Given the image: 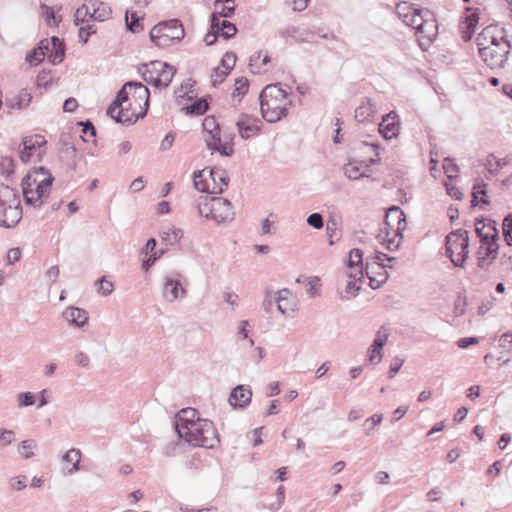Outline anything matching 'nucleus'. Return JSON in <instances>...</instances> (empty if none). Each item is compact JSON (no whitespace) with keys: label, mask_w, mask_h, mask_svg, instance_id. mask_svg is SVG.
Instances as JSON below:
<instances>
[{"label":"nucleus","mask_w":512,"mask_h":512,"mask_svg":"<svg viewBox=\"0 0 512 512\" xmlns=\"http://www.w3.org/2000/svg\"><path fill=\"white\" fill-rule=\"evenodd\" d=\"M149 89L140 82L130 81L119 90L107 114L117 123L131 125L143 118L149 107Z\"/></svg>","instance_id":"f257e3e1"},{"label":"nucleus","mask_w":512,"mask_h":512,"mask_svg":"<svg viewBox=\"0 0 512 512\" xmlns=\"http://www.w3.org/2000/svg\"><path fill=\"white\" fill-rule=\"evenodd\" d=\"M54 177L44 167L34 168L22 180L25 203L35 208L41 207L48 198Z\"/></svg>","instance_id":"f03ea898"},{"label":"nucleus","mask_w":512,"mask_h":512,"mask_svg":"<svg viewBox=\"0 0 512 512\" xmlns=\"http://www.w3.org/2000/svg\"><path fill=\"white\" fill-rule=\"evenodd\" d=\"M262 117L270 123H275L285 117L291 101L287 92L278 84L267 85L259 95Z\"/></svg>","instance_id":"7ed1b4c3"},{"label":"nucleus","mask_w":512,"mask_h":512,"mask_svg":"<svg viewBox=\"0 0 512 512\" xmlns=\"http://www.w3.org/2000/svg\"><path fill=\"white\" fill-rule=\"evenodd\" d=\"M183 427L185 429L177 434L178 438L192 446L213 449L220 442L218 432L209 419H199L197 423Z\"/></svg>","instance_id":"20e7f679"},{"label":"nucleus","mask_w":512,"mask_h":512,"mask_svg":"<svg viewBox=\"0 0 512 512\" xmlns=\"http://www.w3.org/2000/svg\"><path fill=\"white\" fill-rule=\"evenodd\" d=\"M199 215L214 220L217 224L229 223L235 212L231 202L222 197L202 195L196 200Z\"/></svg>","instance_id":"39448f33"},{"label":"nucleus","mask_w":512,"mask_h":512,"mask_svg":"<svg viewBox=\"0 0 512 512\" xmlns=\"http://www.w3.org/2000/svg\"><path fill=\"white\" fill-rule=\"evenodd\" d=\"M22 218L21 202L16 191L5 184H0V226L14 227Z\"/></svg>","instance_id":"423d86ee"},{"label":"nucleus","mask_w":512,"mask_h":512,"mask_svg":"<svg viewBox=\"0 0 512 512\" xmlns=\"http://www.w3.org/2000/svg\"><path fill=\"white\" fill-rule=\"evenodd\" d=\"M229 178L221 168H205L194 172V187L207 194H220L228 185Z\"/></svg>","instance_id":"0eeeda50"},{"label":"nucleus","mask_w":512,"mask_h":512,"mask_svg":"<svg viewBox=\"0 0 512 512\" xmlns=\"http://www.w3.org/2000/svg\"><path fill=\"white\" fill-rule=\"evenodd\" d=\"M185 36L184 27L179 19H170L156 24L150 31V40L159 48H166Z\"/></svg>","instance_id":"6e6552de"},{"label":"nucleus","mask_w":512,"mask_h":512,"mask_svg":"<svg viewBox=\"0 0 512 512\" xmlns=\"http://www.w3.org/2000/svg\"><path fill=\"white\" fill-rule=\"evenodd\" d=\"M138 70L146 83L163 89L170 85L176 73L175 67L159 60L151 61L149 64H142Z\"/></svg>","instance_id":"1a4fd4ad"},{"label":"nucleus","mask_w":512,"mask_h":512,"mask_svg":"<svg viewBox=\"0 0 512 512\" xmlns=\"http://www.w3.org/2000/svg\"><path fill=\"white\" fill-rule=\"evenodd\" d=\"M469 236L468 231L458 229L450 232L446 237V254L455 266L462 267L468 257Z\"/></svg>","instance_id":"9d476101"},{"label":"nucleus","mask_w":512,"mask_h":512,"mask_svg":"<svg viewBox=\"0 0 512 512\" xmlns=\"http://www.w3.org/2000/svg\"><path fill=\"white\" fill-rule=\"evenodd\" d=\"M511 50L510 42L505 38L490 47H481L480 57L491 69H503L506 66Z\"/></svg>","instance_id":"9b49d317"},{"label":"nucleus","mask_w":512,"mask_h":512,"mask_svg":"<svg viewBox=\"0 0 512 512\" xmlns=\"http://www.w3.org/2000/svg\"><path fill=\"white\" fill-rule=\"evenodd\" d=\"M183 276L178 272H171L163 277L162 295L169 302L186 296V289L182 285Z\"/></svg>","instance_id":"f8f14e48"},{"label":"nucleus","mask_w":512,"mask_h":512,"mask_svg":"<svg viewBox=\"0 0 512 512\" xmlns=\"http://www.w3.org/2000/svg\"><path fill=\"white\" fill-rule=\"evenodd\" d=\"M390 218H395L398 222V227L394 231L395 236L393 238L387 239V240L385 237H382L381 234H379L378 237L381 239L382 243L385 244V246L388 250L394 251L399 248L400 243H401L402 234H401L400 225L402 222H405V214L397 206H393V207L389 208L387 211V214H386V222H385L384 230H387V226H389L388 220ZM385 232H386V236H388V232L387 231H385Z\"/></svg>","instance_id":"ddd939ff"},{"label":"nucleus","mask_w":512,"mask_h":512,"mask_svg":"<svg viewBox=\"0 0 512 512\" xmlns=\"http://www.w3.org/2000/svg\"><path fill=\"white\" fill-rule=\"evenodd\" d=\"M46 140L42 135L27 136L22 140L23 148L20 150L22 162H29L34 158L38 160L42 157L41 148L45 146Z\"/></svg>","instance_id":"4468645a"},{"label":"nucleus","mask_w":512,"mask_h":512,"mask_svg":"<svg viewBox=\"0 0 512 512\" xmlns=\"http://www.w3.org/2000/svg\"><path fill=\"white\" fill-rule=\"evenodd\" d=\"M276 310L279 312L281 317H296L298 300L289 289L284 288L277 292Z\"/></svg>","instance_id":"2eb2a0df"},{"label":"nucleus","mask_w":512,"mask_h":512,"mask_svg":"<svg viewBox=\"0 0 512 512\" xmlns=\"http://www.w3.org/2000/svg\"><path fill=\"white\" fill-rule=\"evenodd\" d=\"M390 330L385 326H381L376 333L373 343L367 351V361L371 365H377L383 358V347L388 341Z\"/></svg>","instance_id":"dca6fc26"},{"label":"nucleus","mask_w":512,"mask_h":512,"mask_svg":"<svg viewBox=\"0 0 512 512\" xmlns=\"http://www.w3.org/2000/svg\"><path fill=\"white\" fill-rule=\"evenodd\" d=\"M364 274L369 279V285L372 289L379 288L388 279L386 265L380 262H371L369 258L366 260Z\"/></svg>","instance_id":"f3484780"},{"label":"nucleus","mask_w":512,"mask_h":512,"mask_svg":"<svg viewBox=\"0 0 512 512\" xmlns=\"http://www.w3.org/2000/svg\"><path fill=\"white\" fill-rule=\"evenodd\" d=\"M488 228L492 231V238L489 239L488 243L481 244L478 254L480 255L478 258V266L484 268L488 265L487 260H494L497 257L498 250V232L494 226L489 225Z\"/></svg>","instance_id":"a211bd4d"},{"label":"nucleus","mask_w":512,"mask_h":512,"mask_svg":"<svg viewBox=\"0 0 512 512\" xmlns=\"http://www.w3.org/2000/svg\"><path fill=\"white\" fill-rule=\"evenodd\" d=\"M252 390L248 385H237L229 395L228 402L234 409H245L252 399Z\"/></svg>","instance_id":"6ab92c4d"},{"label":"nucleus","mask_w":512,"mask_h":512,"mask_svg":"<svg viewBox=\"0 0 512 512\" xmlns=\"http://www.w3.org/2000/svg\"><path fill=\"white\" fill-rule=\"evenodd\" d=\"M426 19L422 20V26L417 32L420 46L429 45L437 35L438 25L432 12H426Z\"/></svg>","instance_id":"aec40b11"},{"label":"nucleus","mask_w":512,"mask_h":512,"mask_svg":"<svg viewBox=\"0 0 512 512\" xmlns=\"http://www.w3.org/2000/svg\"><path fill=\"white\" fill-rule=\"evenodd\" d=\"M260 120L242 113L236 121L238 132L243 139H248L260 131Z\"/></svg>","instance_id":"412c9836"},{"label":"nucleus","mask_w":512,"mask_h":512,"mask_svg":"<svg viewBox=\"0 0 512 512\" xmlns=\"http://www.w3.org/2000/svg\"><path fill=\"white\" fill-rule=\"evenodd\" d=\"M379 132L387 140L397 137L400 132V122L396 112L391 111L382 118L379 124Z\"/></svg>","instance_id":"4be33fe9"},{"label":"nucleus","mask_w":512,"mask_h":512,"mask_svg":"<svg viewBox=\"0 0 512 512\" xmlns=\"http://www.w3.org/2000/svg\"><path fill=\"white\" fill-rule=\"evenodd\" d=\"M348 270V278L363 279L365 267L362 250L354 248L349 252Z\"/></svg>","instance_id":"5701e85b"},{"label":"nucleus","mask_w":512,"mask_h":512,"mask_svg":"<svg viewBox=\"0 0 512 512\" xmlns=\"http://www.w3.org/2000/svg\"><path fill=\"white\" fill-rule=\"evenodd\" d=\"M503 29H498L496 26H487L477 35L476 41L479 47H490L494 45V43L502 40L504 37Z\"/></svg>","instance_id":"b1692460"},{"label":"nucleus","mask_w":512,"mask_h":512,"mask_svg":"<svg viewBox=\"0 0 512 512\" xmlns=\"http://www.w3.org/2000/svg\"><path fill=\"white\" fill-rule=\"evenodd\" d=\"M201 419L198 417V412L194 408H183L181 409L175 417V431L177 434H180L185 428L183 426H190L193 423H197L198 420Z\"/></svg>","instance_id":"393cba45"},{"label":"nucleus","mask_w":512,"mask_h":512,"mask_svg":"<svg viewBox=\"0 0 512 512\" xmlns=\"http://www.w3.org/2000/svg\"><path fill=\"white\" fill-rule=\"evenodd\" d=\"M32 100V95L27 89H21L18 94L6 98L5 105L11 109L22 110L29 106Z\"/></svg>","instance_id":"a878e982"},{"label":"nucleus","mask_w":512,"mask_h":512,"mask_svg":"<svg viewBox=\"0 0 512 512\" xmlns=\"http://www.w3.org/2000/svg\"><path fill=\"white\" fill-rule=\"evenodd\" d=\"M88 3L92 7V18L94 21H105L110 18L112 10L110 6L100 0H88Z\"/></svg>","instance_id":"bb28decb"},{"label":"nucleus","mask_w":512,"mask_h":512,"mask_svg":"<svg viewBox=\"0 0 512 512\" xmlns=\"http://www.w3.org/2000/svg\"><path fill=\"white\" fill-rule=\"evenodd\" d=\"M467 14L464 17V20L461 23L460 28L462 29V39L464 41H468L471 39L475 27L479 21L478 14L476 12H472L471 9H467Z\"/></svg>","instance_id":"cd10ccee"},{"label":"nucleus","mask_w":512,"mask_h":512,"mask_svg":"<svg viewBox=\"0 0 512 512\" xmlns=\"http://www.w3.org/2000/svg\"><path fill=\"white\" fill-rule=\"evenodd\" d=\"M50 42V49L48 50L47 57L53 64H59L63 61L65 56V49L63 42L57 38L52 37Z\"/></svg>","instance_id":"c85d7f7f"},{"label":"nucleus","mask_w":512,"mask_h":512,"mask_svg":"<svg viewBox=\"0 0 512 512\" xmlns=\"http://www.w3.org/2000/svg\"><path fill=\"white\" fill-rule=\"evenodd\" d=\"M50 49L49 40H42L37 48L32 49L26 56V61L31 65H37L46 57Z\"/></svg>","instance_id":"c756f323"},{"label":"nucleus","mask_w":512,"mask_h":512,"mask_svg":"<svg viewBox=\"0 0 512 512\" xmlns=\"http://www.w3.org/2000/svg\"><path fill=\"white\" fill-rule=\"evenodd\" d=\"M376 113V105L371 99H365L355 110V119L358 122L368 121Z\"/></svg>","instance_id":"7c9ffc66"},{"label":"nucleus","mask_w":512,"mask_h":512,"mask_svg":"<svg viewBox=\"0 0 512 512\" xmlns=\"http://www.w3.org/2000/svg\"><path fill=\"white\" fill-rule=\"evenodd\" d=\"M68 330L65 333L76 339L85 338L84 334L93 335V331L90 329L89 322H68Z\"/></svg>","instance_id":"2f4dec72"},{"label":"nucleus","mask_w":512,"mask_h":512,"mask_svg":"<svg viewBox=\"0 0 512 512\" xmlns=\"http://www.w3.org/2000/svg\"><path fill=\"white\" fill-rule=\"evenodd\" d=\"M214 7L219 16L230 18L235 12V0H215Z\"/></svg>","instance_id":"473e14b6"},{"label":"nucleus","mask_w":512,"mask_h":512,"mask_svg":"<svg viewBox=\"0 0 512 512\" xmlns=\"http://www.w3.org/2000/svg\"><path fill=\"white\" fill-rule=\"evenodd\" d=\"M160 237L166 245H174L183 237V231L174 226H169L161 231Z\"/></svg>","instance_id":"72a5a7b5"},{"label":"nucleus","mask_w":512,"mask_h":512,"mask_svg":"<svg viewBox=\"0 0 512 512\" xmlns=\"http://www.w3.org/2000/svg\"><path fill=\"white\" fill-rule=\"evenodd\" d=\"M344 173L349 179L358 180L362 177H370L371 171L369 169L361 171L360 165L356 162H349L344 167Z\"/></svg>","instance_id":"f704fd0d"},{"label":"nucleus","mask_w":512,"mask_h":512,"mask_svg":"<svg viewBox=\"0 0 512 512\" xmlns=\"http://www.w3.org/2000/svg\"><path fill=\"white\" fill-rule=\"evenodd\" d=\"M362 280L363 279L349 278V280L346 282L344 290L340 292L341 297L349 299L356 296L361 289Z\"/></svg>","instance_id":"c9c22d12"},{"label":"nucleus","mask_w":512,"mask_h":512,"mask_svg":"<svg viewBox=\"0 0 512 512\" xmlns=\"http://www.w3.org/2000/svg\"><path fill=\"white\" fill-rule=\"evenodd\" d=\"M63 461L72 463V468L69 469V473H74L80 469L79 463L81 460V451L76 448L68 450L62 457Z\"/></svg>","instance_id":"e433bc0d"},{"label":"nucleus","mask_w":512,"mask_h":512,"mask_svg":"<svg viewBox=\"0 0 512 512\" xmlns=\"http://www.w3.org/2000/svg\"><path fill=\"white\" fill-rule=\"evenodd\" d=\"M38 445L35 440L27 439L22 441L18 446V452L24 459H30L35 455Z\"/></svg>","instance_id":"4c0bfd02"},{"label":"nucleus","mask_w":512,"mask_h":512,"mask_svg":"<svg viewBox=\"0 0 512 512\" xmlns=\"http://www.w3.org/2000/svg\"><path fill=\"white\" fill-rule=\"evenodd\" d=\"M489 225L494 226V223L485 225L481 220L475 223V232L480 238L481 244L488 243L489 239L492 238V231L488 228Z\"/></svg>","instance_id":"58836bf2"},{"label":"nucleus","mask_w":512,"mask_h":512,"mask_svg":"<svg viewBox=\"0 0 512 512\" xmlns=\"http://www.w3.org/2000/svg\"><path fill=\"white\" fill-rule=\"evenodd\" d=\"M65 320H88V313L80 308L70 307L63 313Z\"/></svg>","instance_id":"ea45409f"},{"label":"nucleus","mask_w":512,"mask_h":512,"mask_svg":"<svg viewBox=\"0 0 512 512\" xmlns=\"http://www.w3.org/2000/svg\"><path fill=\"white\" fill-rule=\"evenodd\" d=\"M187 114L202 115L208 110V103L204 99L194 101L185 108Z\"/></svg>","instance_id":"a19ab883"},{"label":"nucleus","mask_w":512,"mask_h":512,"mask_svg":"<svg viewBox=\"0 0 512 512\" xmlns=\"http://www.w3.org/2000/svg\"><path fill=\"white\" fill-rule=\"evenodd\" d=\"M382 420H383L382 414H374L371 417L367 418L363 423V426L365 427V434L367 436H370L372 434V431L374 430V428L377 425H379L382 422Z\"/></svg>","instance_id":"79ce46f5"},{"label":"nucleus","mask_w":512,"mask_h":512,"mask_svg":"<svg viewBox=\"0 0 512 512\" xmlns=\"http://www.w3.org/2000/svg\"><path fill=\"white\" fill-rule=\"evenodd\" d=\"M220 33L224 39H230L237 33V28L230 21L222 20Z\"/></svg>","instance_id":"37998d69"},{"label":"nucleus","mask_w":512,"mask_h":512,"mask_svg":"<svg viewBox=\"0 0 512 512\" xmlns=\"http://www.w3.org/2000/svg\"><path fill=\"white\" fill-rule=\"evenodd\" d=\"M209 149L217 151L223 156H231L234 152L233 145L230 142H216L212 147H209Z\"/></svg>","instance_id":"c03bdc74"},{"label":"nucleus","mask_w":512,"mask_h":512,"mask_svg":"<svg viewBox=\"0 0 512 512\" xmlns=\"http://www.w3.org/2000/svg\"><path fill=\"white\" fill-rule=\"evenodd\" d=\"M277 292L267 291L263 300V308L266 312L273 314V309H276Z\"/></svg>","instance_id":"a18cd8bd"},{"label":"nucleus","mask_w":512,"mask_h":512,"mask_svg":"<svg viewBox=\"0 0 512 512\" xmlns=\"http://www.w3.org/2000/svg\"><path fill=\"white\" fill-rule=\"evenodd\" d=\"M503 235L509 246H512V215L509 214L503 221Z\"/></svg>","instance_id":"49530a36"},{"label":"nucleus","mask_w":512,"mask_h":512,"mask_svg":"<svg viewBox=\"0 0 512 512\" xmlns=\"http://www.w3.org/2000/svg\"><path fill=\"white\" fill-rule=\"evenodd\" d=\"M426 12H431L428 9H417L416 12L413 15V19L411 22V26L413 29L416 30V33L419 31V29L422 26V20L426 19Z\"/></svg>","instance_id":"de8ad7c7"},{"label":"nucleus","mask_w":512,"mask_h":512,"mask_svg":"<svg viewBox=\"0 0 512 512\" xmlns=\"http://www.w3.org/2000/svg\"><path fill=\"white\" fill-rule=\"evenodd\" d=\"M236 63V55L233 52H226L221 60L220 67L229 73Z\"/></svg>","instance_id":"09e8293b"},{"label":"nucleus","mask_w":512,"mask_h":512,"mask_svg":"<svg viewBox=\"0 0 512 512\" xmlns=\"http://www.w3.org/2000/svg\"><path fill=\"white\" fill-rule=\"evenodd\" d=\"M94 33H96L94 24L88 23L85 26H80L79 33H78L80 42H82L83 44L87 43L89 37Z\"/></svg>","instance_id":"8fccbe9b"},{"label":"nucleus","mask_w":512,"mask_h":512,"mask_svg":"<svg viewBox=\"0 0 512 512\" xmlns=\"http://www.w3.org/2000/svg\"><path fill=\"white\" fill-rule=\"evenodd\" d=\"M99 288L98 292L103 296L110 295L114 290V285L111 281L107 280L104 276L97 281Z\"/></svg>","instance_id":"3c124183"},{"label":"nucleus","mask_w":512,"mask_h":512,"mask_svg":"<svg viewBox=\"0 0 512 512\" xmlns=\"http://www.w3.org/2000/svg\"><path fill=\"white\" fill-rule=\"evenodd\" d=\"M17 399L19 407L31 406L36 401L35 395L32 392H22L18 394Z\"/></svg>","instance_id":"603ef678"},{"label":"nucleus","mask_w":512,"mask_h":512,"mask_svg":"<svg viewBox=\"0 0 512 512\" xmlns=\"http://www.w3.org/2000/svg\"><path fill=\"white\" fill-rule=\"evenodd\" d=\"M249 88L248 80L245 78H238L235 82V89L233 96H243L247 93Z\"/></svg>","instance_id":"864d4df0"},{"label":"nucleus","mask_w":512,"mask_h":512,"mask_svg":"<svg viewBox=\"0 0 512 512\" xmlns=\"http://www.w3.org/2000/svg\"><path fill=\"white\" fill-rule=\"evenodd\" d=\"M414 9H415V7H413L412 4H410L406 1H403L396 5L395 11H396V14L398 15V17L400 19H402V18H407V14H409Z\"/></svg>","instance_id":"5fc2aeb1"},{"label":"nucleus","mask_w":512,"mask_h":512,"mask_svg":"<svg viewBox=\"0 0 512 512\" xmlns=\"http://www.w3.org/2000/svg\"><path fill=\"white\" fill-rule=\"evenodd\" d=\"M15 441V432L8 429H0V446H8Z\"/></svg>","instance_id":"6e6d98bb"},{"label":"nucleus","mask_w":512,"mask_h":512,"mask_svg":"<svg viewBox=\"0 0 512 512\" xmlns=\"http://www.w3.org/2000/svg\"><path fill=\"white\" fill-rule=\"evenodd\" d=\"M229 73L223 70L220 66L216 67L211 74V81L213 86L221 84Z\"/></svg>","instance_id":"4d7b16f0"},{"label":"nucleus","mask_w":512,"mask_h":512,"mask_svg":"<svg viewBox=\"0 0 512 512\" xmlns=\"http://www.w3.org/2000/svg\"><path fill=\"white\" fill-rule=\"evenodd\" d=\"M443 169L450 179L456 177L459 170L458 166L449 158L444 159Z\"/></svg>","instance_id":"13d9d810"},{"label":"nucleus","mask_w":512,"mask_h":512,"mask_svg":"<svg viewBox=\"0 0 512 512\" xmlns=\"http://www.w3.org/2000/svg\"><path fill=\"white\" fill-rule=\"evenodd\" d=\"M126 26L130 31H135V28L138 26L140 17L137 15L136 12H130L127 10L126 12Z\"/></svg>","instance_id":"bf43d9fd"},{"label":"nucleus","mask_w":512,"mask_h":512,"mask_svg":"<svg viewBox=\"0 0 512 512\" xmlns=\"http://www.w3.org/2000/svg\"><path fill=\"white\" fill-rule=\"evenodd\" d=\"M307 223L311 227L319 230L324 226L323 217L320 213H312L307 217Z\"/></svg>","instance_id":"052dcab7"},{"label":"nucleus","mask_w":512,"mask_h":512,"mask_svg":"<svg viewBox=\"0 0 512 512\" xmlns=\"http://www.w3.org/2000/svg\"><path fill=\"white\" fill-rule=\"evenodd\" d=\"M208 137L205 139L207 147H212L216 142H220V128L219 126L215 128V130H209L206 132Z\"/></svg>","instance_id":"680f3d73"},{"label":"nucleus","mask_w":512,"mask_h":512,"mask_svg":"<svg viewBox=\"0 0 512 512\" xmlns=\"http://www.w3.org/2000/svg\"><path fill=\"white\" fill-rule=\"evenodd\" d=\"M180 445L181 444L179 441H172L166 444L163 447V454L167 457L175 456L179 451Z\"/></svg>","instance_id":"e2e57ef3"},{"label":"nucleus","mask_w":512,"mask_h":512,"mask_svg":"<svg viewBox=\"0 0 512 512\" xmlns=\"http://www.w3.org/2000/svg\"><path fill=\"white\" fill-rule=\"evenodd\" d=\"M403 363H404V359H402L398 356L392 360V362L390 364V369H389V378H393L398 373V371L401 369Z\"/></svg>","instance_id":"0e129e2a"},{"label":"nucleus","mask_w":512,"mask_h":512,"mask_svg":"<svg viewBox=\"0 0 512 512\" xmlns=\"http://www.w3.org/2000/svg\"><path fill=\"white\" fill-rule=\"evenodd\" d=\"M174 140H175V134L173 132H169L162 140V142L160 144V150H162V151L169 150L172 147Z\"/></svg>","instance_id":"69168bd1"},{"label":"nucleus","mask_w":512,"mask_h":512,"mask_svg":"<svg viewBox=\"0 0 512 512\" xmlns=\"http://www.w3.org/2000/svg\"><path fill=\"white\" fill-rule=\"evenodd\" d=\"M223 299L226 303L231 305L233 308L238 306L239 296L234 292L225 291L223 294Z\"/></svg>","instance_id":"338daca9"},{"label":"nucleus","mask_w":512,"mask_h":512,"mask_svg":"<svg viewBox=\"0 0 512 512\" xmlns=\"http://www.w3.org/2000/svg\"><path fill=\"white\" fill-rule=\"evenodd\" d=\"M21 258V250L19 248H12L7 252V263L14 264Z\"/></svg>","instance_id":"774afa93"}]
</instances>
